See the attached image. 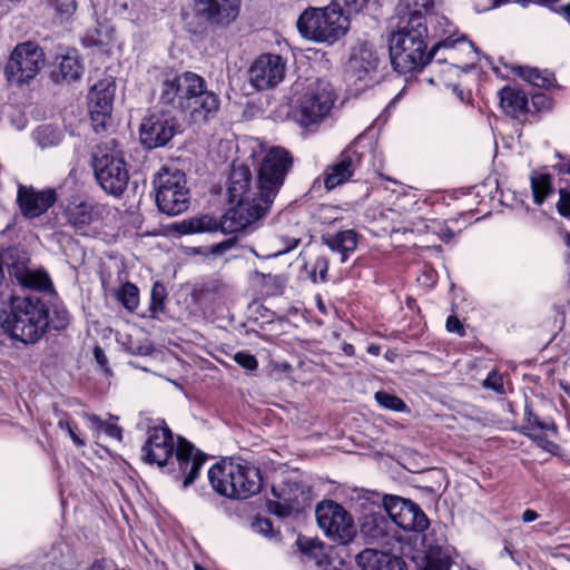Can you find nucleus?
I'll use <instances>...</instances> for the list:
<instances>
[{"instance_id":"obj_10","label":"nucleus","mask_w":570,"mask_h":570,"mask_svg":"<svg viewBox=\"0 0 570 570\" xmlns=\"http://www.w3.org/2000/svg\"><path fill=\"white\" fill-rule=\"evenodd\" d=\"M156 203L161 214H183L189 208V191L185 174L161 168L155 178Z\"/></svg>"},{"instance_id":"obj_3","label":"nucleus","mask_w":570,"mask_h":570,"mask_svg":"<svg viewBox=\"0 0 570 570\" xmlns=\"http://www.w3.org/2000/svg\"><path fill=\"white\" fill-rule=\"evenodd\" d=\"M293 165L294 158L286 148L274 146L266 150L257 170V193L247 214H266L272 208Z\"/></svg>"},{"instance_id":"obj_12","label":"nucleus","mask_w":570,"mask_h":570,"mask_svg":"<svg viewBox=\"0 0 570 570\" xmlns=\"http://www.w3.org/2000/svg\"><path fill=\"white\" fill-rule=\"evenodd\" d=\"M45 65L42 49L32 42L18 45L6 65L4 73L10 82L22 85L33 79Z\"/></svg>"},{"instance_id":"obj_50","label":"nucleus","mask_w":570,"mask_h":570,"mask_svg":"<svg viewBox=\"0 0 570 570\" xmlns=\"http://www.w3.org/2000/svg\"><path fill=\"white\" fill-rule=\"evenodd\" d=\"M557 209L559 214H570V190L566 188L559 189Z\"/></svg>"},{"instance_id":"obj_41","label":"nucleus","mask_w":570,"mask_h":570,"mask_svg":"<svg viewBox=\"0 0 570 570\" xmlns=\"http://www.w3.org/2000/svg\"><path fill=\"white\" fill-rule=\"evenodd\" d=\"M151 304L150 309L153 313H159L164 311V301L166 298V288L160 283H155L150 292Z\"/></svg>"},{"instance_id":"obj_47","label":"nucleus","mask_w":570,"mask_h":570,"mask_svg":"<svg viewBox=\"0 0 570 570\" xmlns=\"http://www.w3.org/2000/svg\"><path fill=\"white\" fill-rule=\"evenodd\" d=\"M380 570H405V562L401 558L386 552V558L380 564Z\"/></svg>"},{"instance_id":"obj_55","label":"nucleus","mask_w":570,"mask_h":570,"mask_svg":"<svg viewBox=\"0 0 570 570\" xmlns=\"http://www.w3.org/2000/svg\"><path fill=\"white\" fill-rule=\"evenodd\" d=\"M294 507L293 504H289L287 502L285 503H275L274 505V513L279 515V517H287L291 514V512L293 511Z\"/></svg>"},{"instance_id":"obj_32","label":"nucleus","mask_w":570,"mask_h":570,"mask_svg":"<svg viewBox=\"0 0 570 570\" xmlns=\"http://www.w3.org/2000/svg\"><path fill=\"white\" fill-rule=\"evenodd\" d=\"M514 70L520 78L538 88H548L554 82L551 73L542 72L533 67H518Z\"/></svg>"},{"instance_id":"obj_14","label":"nucleus","mask_w":570,"mask_h":570,"mask_svg":"<svg viewBox=\"0 0 570 570\" xmlns=\"http://www.w3.org/2000/svg\"><path fill=\"white\" fill-rule=\"evenodd\" d=\"M179 132L180 124L169 111L145 117L139 130L140 141L148 149L166 146Z\"/></svg>"},{"instance_id":"obj_11","label":"nucleus","mask_w":570,"mask_h":570,"mask_svg":"<svg viewBox=\"0 0 570 570\" xmlns=\"http://www.w3.org/2000/svg\"><path fill=\"white\" fill-rule=\"evenodd\" d=\"M315 517L318 527L327 538L336 543L346 544L356 534L352 515L338 503L324 500L316 505Z\"/></svg>"},{"instance_id":"obj_43","label":"nucleus","mask_w":570,"mask_h":570,"mask_svg":"<svg viewBox=\"0 0 570 570\" xmlns=\"http://www.w3.org/2000/svg\"><path fill=\"white\" fill-rule=\"evenodd\" d=\"M531 429H537V431H540V430L551 431V434L556 433V429H554L553 424L540 421L538 416L529 413L528 417H527V425L523 428V430H524V432H529V431H531Z\"/></svg>"},{"instance_id":"obj_21","label":"nucleus","mask_w":570,"mask_h":570,"mask_svg":"<svg viewBox=\"0 0 570 570\" xmlns=\"http://www.w3.org/2000/svg\"><path fill=\"white\" fill-rule=\"evenodd\" d=\"M57 202L58 194L52 187L39 189L18 184L17 204L22 214H46Z\"/></svg>"},{"instance_id":"obj_27","label":"nucleus","mask_w":570,"mask_h":570,"mask_svg":"<svg viewBox=\"0 0 570 570\" xmlns=\"http://www.w3.org/2000/svg\"><path fill=\"white\" fill-rule=\"evenodd\" d=\"M500 105L509 116L517 117L529 111L528 97L523 90L515 87H503L500 92Z\"/></svg>"},{"instance_id":"obj_60","label":"nucleus","mask_w":570,"mask_h":570,"mask_svg":"<svg viewBox=\"0 0 570 570\" xmlns=\"http://www.w3.org/2000/svg\"><path fill=\"white\" fill-rule=\"evenodd\" d=\"M553 168L556 170H558V173H560V174L570 175V160L566 161V163H559V164L554 165Z\"/></svg>"},{"instance_id":"obj_8","label":"nucleus","mask_w":570,"mask_h":570,"mask_svg":"<svg viewBox=\"0 0 570 570\" xmlns=\"http://www.w3.org/2000/svg\"><path fill=\"white\" fill-rule=\"evenodd\" d=\"M94 168L98 183L107 193L119 195L127 187L129 175L122 151L115 139L97 147L94 154Z\"/></svg>"},{"instance_id":"obj_42","label":"nucleus","mask_w":570,"mask_h":570,"mask_svg":"<svg viewBox=\"0 0 570 570\" xmlns=\"http://www.w3.org/2000/svg\"><path fill=\"white\" fill-rule=\"evenodd\" d=\"M56 415L58 416V428L60 430H65L68 435L70 436L71 441L77 446H85V441L75 432L73 428L71 426L70 421L67 417V414L55 410Z\"/></svg>"},{"instance_id":"obj_29","label":"nucleus","mask_w":570,"mask_h":570,"mask_svg":"<svg viewBox=\"0 0 570 570\" xmlns=\"http://www.w3.org/2000/svg\"><path fill=\"white\" fill-rule=\"evenodd\" d=\"M435 0H400L399 2V12L403 13L404 17L414 18L419 16L422 21H425L428 24V17L430 21L436 20L439 23L441 21H446L444 17L433 18L431 17V12L434 8Z\"/></svg>"},{"instance_id":"obj_7","label":"nucleus","mask_w":570,"mask_h":570,"mask_svg":"<svg viewBox=\"0 0 570 570\" xmlns=\"http://www.w3.org/2000/svg\"><path fill=\"white\" fill-rule=\"evenodd\" d=\"M292 90L296 98V117L301 125L308 126L326 117L335 101V94L330 81L306 78L296 81Z\"/></svg>"},{"instance_id":"obj_34","label":"nucleus","mask_w":570,"mask_h":570,"mask_svg":"<svg viewBox=\"0 0 570 570\" xmlns=\"http://www.w3.org/2000/svg\"><path fill=\"white\" fill-rule=\"evenodd\" d=\"M386 552L376 549H365L356 556V563L363 570H380Z\"/></svg>"},{"instance_id":"obj_44","label":"nucleus","mask_w":570,"mask_h":570,"mask_svg":"<svg viewBox=\"0 0 570 570\" xmlns=\"http://www.w3.org/2000/svg\"><path fill=\"white\" fill-rule=\"evenodd\" d=\"M483 386L495 391L498 394L504 393L503 377L494 371L489 373L488 377L483 382Z\"/></svg>"},{"instance_id":"obj_35","label":"nucleus","mask_w":570,"mask_h":570,"mask_svg":"<svg viewBox=\"0 0 570 570\" xmlns=\"http://www.w3.org/2000/svg\"><path fill=\"white\" fill-rule=\"evenodd\" d=\"M297 544L299 546L303 554L313 559L315 561V564L318 562V560L327 557L326 551H325L326 550L325 544L317 539L302 537V538H298Z\"/></svg>"},{"instance_id":"obj_49","label":"nucleus","mask_w":570,"mask_h":570,"mask_svg":"<svg viewBox=\"0 0 570 570\" xmlns=\"http://www.w3.org/2000/svg\"><path fill=\"white\" fill-rule=\"evenodd\" d=\"M370 0H335L334 3H338L340 7H344L348 13H357L362 11L368 3Z\"/></svg>"},{"instance_id":"obj_1","label":"nucleus","mask_w":570,"mask_h":570,"mask_svg":"<svg viewBox=\"0 0 570 570\" xmlns=\"http://www.w3.org/2000/svg\"><path fill=\"white\" fill-rule=\"evenodd\" d=\"M426 38L428 26L419 16L407 18L405 22H400L397 31L390 39V59L395 71L407 73L419 70L435 58L441 49L449 50V53L445 57L438 58V62L453 60L454 46L463 42V38L446 37L433 45L431 50L426 52Z\"/></svg>"},{"instance_id":"obj_38","label":"nucleus","mask_w":570,"mask_h":570,"mask_svg":"<svg viewBox=\"0 0 570 570\" xmlns=\"http://www.w3.org/2000/svg\"><path fill=\"white\" fill-rule=\"evenodd\" d=\"M374 399L382 407L387 410L396 412H404L406 410V404L403 402V400L385 391L376 392Z\"/></svg>"},{"instance_id":"obj_62","label":"nucleus","mask_w":570,"mask_h":570,"mask_svg":"<svg viewBox=\"0 0 570 570\" xmlns=\"http://www.w3.org/2000/svg\"><path fill=\"white\" fill-rule=\"evenodd\" d=\"M226 248H228V244L227 243H219L217 244L214 248H213V253L214 254H220L223 253Z\"/></svg>"},{"instance_id":"obj_33","label":"nucleus","mask_w":570,"mask_h":570,"mask_svg":"<svg viewBox=\"0 0 570 570\" xmlns=\"http://www.w3.org/2000/svg\"><path fill=\"white\" fill-rule=\"evenodd\" d=\"M33 138L41 148H49L59 145L62 135L58 128L51 125H43L35 130Z\"/></svg>"},{"instance_id":"obj_52","label":"nucleus","mask_w":570,"mask_h":570,"mask_svg":"<svg viewBox=\"0 0 570 570\" xmlns=\"http://www.w3.org/2000/svg\"><path fill=\"white\" fill-rule=\"evenodd\" d=\"M91 222V216H69V224L80 234H85L83 228Z\"/></svg>"},{"instance_id":"obj_64","label":"nucleus","mask_w":570,"mask_h":570,"mask_svg":"<svg viewBox=\"0 0 570 570\" xmlns=\"http://www.w3.org/2000/svg\"><path fill=\"white\" fill-rule=\"evenodd\" d=\"M367 352H368L370 354H372V355H379V354H380V352H381V348H380V346H379V345H374V344H372V345H370V346L367 347Z\"/></svg>"},{"instance_id":"obj_36","label":"nucleus","mask_w":570,"mask_h":570,"mask_svg":"<svg viewBox=\"0 0 570 570\" xmlns=\"http://www.w3.org/2000/svg\"><path fill=\"white\" fill-rule=\"evenodd\" d=\"M116 296L122 306L129 312H134L139 304V292L136 285L127 282L117 291Z\"/></svg>"},{"instance_id":"obj_19","label":"nucleus","mask_w":570,"mask_h":570,"mask_svg":"<svg viewBox=\"0 0 570 570\" xmlns=\"http://www.w3.org/2000/svg\"><path fill=\"white\" fill-rule=\"evenodd\" d=\"M175 451L174 436L167 426H151L141 449V456L149 464L165 466Z\"/></svg>"},{"instance_id":"obj_59","label":"nucleus","mask_w":570,"mask_h":570,"mask_svg":"<svg viewBox=\"0 0 570 570\" xmlns=\"http://www.w3.org/2000/svg\"><path fill=\"white\" fill-rule=\"evenodd\" d=\"M86 417L95 425L97 430H101L105 426V423L99 416L95 414H87Z\"/></svg>"},{"instance_id":"obj_53","label":"nucleus","mask_w":570,"mask_h":570,"mask_svg":"<svg viewBox=\"0 0 570 570\" xmlns=\"http://www.w3.org/2000/svg\"><path fill=\"white\" fill-rule=\"evenodd\" d=\"M446 330L452 333H456L460 336H464L465 331L456 316H449L446 320Z\"/></svg>"},{"instance_id":"obj_37","label":"nucleus","mask_w":570,"mask_h":570,"mask_svg":"<svg viewBox=\"0 0 570 570\" xmlns=\"http://www.w3.org/2000/svg\"><path fill=\"white\" fill-rule=\"evenodd\" d=\"M549 433H551V431H537V429H531V431L524 432V434L530 438L539 448L551 454H554L558 450V445L549 439Z\"/></svg>"},{"instance_id":"obj_51","label":"nucleus","mask_w":570,"mask_h":570,"mask_svg":"<svg viewBox=\"0 0 570 570\" xmlns=\"http://www.w3.org/2000/svg\"><path fill=\"white\" fill-rule=\"evenodd\" d=\"M282 240H283V244H284V248L282 250H279L278 253H276L275 256L288 253V252L293 250L294 248H296L298 246V244L301 243L302 237H301V235H297V236H284L282 238Z\"/></svg>"},{"instance_id":"obj_16","label":"nucleus","mask_w":570,"mask_h":570,"mask_svg":"<svg viewBox=\"0 0 570 570\" xmlns=\"http://www.w3.org/2000/svg\"><path fill=\"white\" fill-rule=\"evenodd\" d=\"M383 508L391 524L394 523L405 531L421 532L429 525L425 513L411 500L386 495L383 499Z\"/></svg>"},{"instance_id":"obj_23","label":"nucleus","mask_w":570,"mask_h":570,"mask_svg":"<svg viewBox=\"0 0 570 570\" xmlns=\"http://www.w3.org/2000/svg\"><path fill=\"white\" fill-rule=\"evenodd\" d=\"M250 179L252 174L247 166L239 165L232 168L227 189L228 203L232 207L226 214H247L253 199L246 202L244 197L248 190Z\"/></svg>"},{"instance_id":"obj_57","label":"nucleus","mask_w":570,"mask_h":570,"mask_svg":"<svg viewBox=\"0 0 570 570\" xmlns=\"http://www.w3.org/2000/svg\"><path fill=\"white\" fill-rule=\"evenodd\" d=\"M316 570H337L336 567L330 561L327 557L324 559L318 560V562L315 564Z\"/></svg>"},{"instance_id":"obj_28","label":"nucleus","mask_w":570,"mask_h":570,"mask_svg":"<svg viewBox=\"0 0 570 570\" xmlns=\"http://www.w3.org/2000/svg\"><path fill=\"white\" fill-rule=\"evenodd\" d=\"M321 240L332 252H340L342 254L341 262L344 263L347 258V253L356 249L357 234L352 229H347L335 235H323Z\"/></svg>"},{"instance_id":"obj_4","label":"nucleus","mask_w":570,"mask_h":570,"mask_svg":"<svg viewBox=\"0 0 570 570\" xmlns=\"http://www.w3.org/2000/svg\"><path fill=\"white\" fill-rule=\"evenodd\" d=\"M208 479L218 494L230 499H247L263 487L259 469L244 460H222L209 469Z\"/></svg>"},{"instance_id":"obj_25","label":"nucleus","mask_w":570,"mask_h":570,"mask_svg":"<svg viewBox=\"0 0 570 570\" xmlns=\"http://www.w3.org/2000/svg\"><path fill=\"white\" fill-rule=\"evenodd\" d=\"M360 160L358 154L352 148H346L340 155L337 161L330 166L325 173V187L327 190L348 180Z\"/></svg>"},{"instance_id":"obj_30","label":"nucleus","mask_w":570,"mask_h":570,"mask_svg":"<svg viewBox=\"0 0 570 570\" xmlns=\"http://www.w3.org/2000/svg\"><path fill=\"white\" fill-rule=\"evenodd\" d=\"M83 71V67L80 63L76 55L62 56L57 69L52 71V78L56 82L67 81L71 82L78 80Z\"/></svg>"},{"instance_id":"obj_46","label":"nucleus","mask_w":570,"mask_h":570,"mask_svg":"<svg viewBox=\"0 0 570 570\" xmlns=\"http://www.w3.org/2000/svg\"><path fill=\"white\" fill-rule=\"evenodd\" d=\"M380 570H405V562L401 558L386 552V558L380 564Z\"/></svg>"},{"instance_id":"obj_54","label":"nucleus","mask_w":570,"mask_h":570,"mask_svg":"<svg viewBox=\"0 0 570 570\" xmlns=\"http://www.w3.org/2000/svg\"><path fill=\"white\" fill-rule=\"evenodd\" d=\"M255 531L268 535L273 531L272 522L267 519H256L253 523Z\"/></svg>"},{"instance_id":"obj_6","label":"nucleus","mask_w":570,"mask_h":570,"mask_svg":"<svg viewBox=\"0 0 570 570\" xmlns=\"http://www.w3.org/2000/svg\"><path fill=\"white\" fill-rule=\"evenodd\" d=\"M296 26L299 33L308 40L334 43L347 32L350 22L343 8L332 2L323 8L306 9L298 17Z\"/></svg>"},{"instance_id":"obj_18","label":"nucleus","mask_w":570,"mask_h":570,"mask_svg":"<svg viewBox=\"0 0 570 570\" xmlns=\"http://www.w3.org/2000/svg\"><path fill=\"white\" fill-rule=\"evenodd\" d=\"M286 60L276 53L258 56L248 69V81L257 90L277 87L285 78Z\"/></svg>"},{"instance_id":"obj_9","label":"nucleus","mask_w":570,"mask_h":570,"mask_svg":"<svg viewBox=\"0 0 570 570\" xmlns=\"http://www.w3.org/2000/svg\"><path fill=\"white\" fill-rule=\"evenodd\" d=\"M262 216H190L179 223H173L164 226V234L171 233L189 235L206 232H222L223 234L249 233L255 229L254 224Z\"/></svg>"},{"instance_id":"obj_15","label":"nucleus","mask_w":570,"mask_h":570,"mask_svg":"<svg viewBox=\"0 0 570 570\" xmlns=\"http://www.w3.org/2000/svg\"><path fill=\"white\" fill-rule=\"evenodd\" d=\"M240 0H193L195 17L213 29L228 28L239 16Z\"/></svg>"},{"instance_id":"obj_13","label":"nucleus","mask_w":570,"mask_h":570,"mask_svg":"<svg viewBox=\"0 0 570 570\" xmlns=\"http://www.w3.org/2000/svg\"><path fill=\"white\" fill-rule=\"evenodd\" d=\"M116 83L107 76L94 83L88 92V111L96 132L106 130L111 121Z\"/></svg>"},{"instance_id":"obj_17","label":"nucleus","mask_w":570,"mask_h":570,"mask_svg":"<svg viewBox=\"0 0 570 570\" xmlns=\"http://www.w3.org/2000/svg\"><path fill=\"white\" fill-rule=\"evenodd\" d=\"M380 63L381 60L373 47L360 43L352 49L346 66L347 77L360 88L370 87L376 81Z\"/></svg>"},{"instance_id":"obj_5","label":"nucleus","mask_w":570,"mask_h":570,"mask_svg":"<svg viewBox=\"0 0 570 570\" xmlns=\"http://www.w3.org/2000/svg\"><path fill=\"white\" fill-rule=\"evenodd\" d=\"M48 327V308L38 297H10V311L2 321L4 333L24 344L41 338Z\"/></svg>"},{"instance_id":"obj_31","label":"nucleus","mask_w":570,"mask_h":570,"mask_svg":"<svg viewBox=\"0 0 570 570\" xmlns=\"http://www.w3.org/2000/svg\"><path fill=\"white\" fill-rule=\"evenodd\" d=\"M530 183L535 204H542L554 191L550 174L534 170L530 175Z\"/></svg>"},{"instance_id":"obj_61","label":"nucleus","mask_w":570,"mask_h":570,"mask_svg":"<svg viewBox=\"0 0 570 570\" xmlns=\"http://www.w3.org/2000/svg\"><path fill=\"white\" fill-rule=\"evenodd\" d=\"M559 12L567 19V21L570 23V2L568 4H564L560 7Z\"/></svg>"},{"instance_id":"obj_40","label":"nucleus","mask_w":570,"mask_h":570,"mask_svg":"<svg viewBox=\"0 0 570 570\" xmlns=\"http://www.w3.org/2000/svg\"><path fill=\"white\" fill-rule=\"evenodd\" d=\"M328 259L324 256H318L313 265L312 271L309 272V278L313 283H317L318 281L322 283L327 282V271H328Z\"/></svg>"},{"instance_id":"obj_22","label":"nucleus","mask_w":570,"mask_h":570,"mask_svg":"<svg viewBox=\"0 0 570 570\" xmlns=\"http://www.w3.org/2000/svg\"><path fill=\"white\" fill-rule=\"evenodd\" d=\"M361 533L368 543L393 550L397 540L392 533V524L384 511L368 513L361 522Z\"/></svg>"},{"instance_id":"obj_24","label":"nucleus","mask_w":570,"mask_h":570,"mask_svg":"<svg viewBox=\"0 0 570 570\" xmlns=\"http://www.w3.org/2000/svg\"><path fill=\"white\" fill-rule=\"evenodd\" d=\"M176 461L178 471L184 476L183 487L187 488L196 479L206 461V456L195 449L190 442L185 439H179L176 450Z\"/></svg>"},{"instance_id":"obj_48","label":"nucleus","mask_w":570,"mask_h":570,"mask_svg":"<svg viewBox=\"0 0 570 570\" xmlns=\"http://www.w3.org/2000/svg\"><path fill=\"white\" fill-rule=\"evenodd\" d=\"M531 101L535 111H543L552 108V99L542 92L533 94Z\"/></svg>"},{"instance_id":"obj_58","label":"nucleus","mask_w":570,"mask_h":570,"mask_svg":"<svg viewBox=\"0 0 570 570\" xmlns=\"http://www.w3.org/2000/svg\"><path fill=\"white\" fill-rule=\"evenodd\" d=\"M538 518H539V514L534 510H531V509H527L522 513V517H521V519L524 523L535 521Z\"/></svg>"},{"instance_id":"obj_63","label":"nucleus","mask_w":570,"mask_h":570,"mask_svg":"<svg viewBox=\"0 0 570 570\" xmlns=\"http://www.w3.org/2000/svg\"><path fill=\"white\" fill-rule=\"evenodd\" d=\"M343 352L346 355L352 356L355 353V348H354V346L352 344H344L343 345Z\"/></svg>"},{"instance_id":"obj_39","label":"nucleus","mask_w":570,"mask_h":570,"mask_svg":"<svg viewBox=\"0 0 570 570\" xmlns=\"http://www.w3.org/2000/svg\"><path fill=\"white\" fill-rule=\"evenodd\" d=\"M48 4L61 20L70 18L77 10L76 0H47Z\"/></svg>"},{"instance_id":"obj_20","label":"nucleus","mask_w":570,"mask_h":570,"mask_svg":"<svg viewBox=\"0 0 570 570\" xmlns=\"http://www.w3.org/2000/svg\"><path fill=\"white\" fill-rule=\"evenodd\" d=\"M424 559L423 570H450L451 556L446 546L444 527H434L432 531L423 538Z\"/></svg>"},{"instance_id":"obj_45","label":"nucleus","mask_w":570,"mask_h":570,"mask_svg":"<svg viewBox=\"0 0 570 570\" xmlns=\"http://www.w3.org/2000/svg\"><path fill=\"white\" fill-rule=\"evenodd\" d=\"M234 360L242 367L253 371L258 366V362L256 357L247 352H237L234 356Z\"/></svg>"},{"instance_id":"obj_26","label":"nucleus","mask_w":570,"mask_h":570,"mask_svg":"<svg viewBox=\"0 0 570 570\" xmlns=\"http://www.w3.org/2000/svg\"><path fill=\"white\" fill-rule=\"evenodd\" d=\"M9 273L24 288L45 291L51 286L50 277L45 271L31 269L24 262L12 263Z\"/></svg>"},{"instance_id":"obj_56","label":"nucleus","mask_w":570,"mask_h":570,"mask_svg":"<svg viewBox=\"0 0 570 570\" xmlns=\"http://www.w3.org/2000/svg\"><path fill=\"white\" fill-rule=\"evenodd\" d=\"M112 439L121 440V429L112 423H105V426L101 429Z\"/></svg>"},{"instance_id":"obj_2","label":"nucleus","mask_w":570,"mask_h":570,"mask_svg":"<svg viewBox=\"0 0 570 570\" xmlns=\"http://www.w3.org/2000/svg\"><path fill=\"white\" fill-rule=\"evenodd\" d=\"M159 102L179 112H189L195 121H206L219 109V98L207 90L206 80L193 71L167 76L160 88Z\"/></svg>"}]
</instances>
